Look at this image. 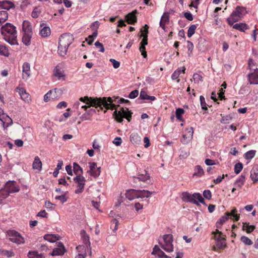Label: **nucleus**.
Segmentation results:
<instances>
[{
	"mask_svg": "<svg viewBox=\"0 0 258 258\" xmlns=\"http://www.w3.org/2000/svg\"><path fill=\"white\" fill-rule=\"evenodd\" d=\"M80 100L86 102L87 104H90L95 108L99 107L100 109H102V107H104L106 110L111 109L115 110L114 111L113 115L115 119L118 122H121L123 118H126L128 122L132 119V115L133 113L131 111L128 110V108H123L121 107L119 110L116 109V105L112 103L113 100L110 97H108L107 100L106 98H92L85 96L84 97H80Z\"/></svg>",
	"mask_w": 258,
	"mask_h": 258,
	"instance_id": "f257e3e1",
	"label": "nucleus"
},
{
	"mask_svg": "<svg viewBox=\"0 0 258 258\" xmlns=\"http://www.w3.org/2000/svg\"><path fill=\"white\" fill-rule=\"evenodd\" d=\"M1 32L4 39L11 45H18L16 27L10 23H7L1 27Z\"/></svg>",
	"mask_w": 258,
	"mask_h": 258,
	"instance_id": "f03ea898",
	"label": "nucleus"
},
{
	"mask_svg": "<svg viewBox=\"0 0 258 258\" xmlns=\"http://www.w3.org/2000/svg\"><path fill=\"white\" fill-rule=\"evenodd\" d=\"M73 36L70 33L61 35L59 39L58 53L60 56H64L67 54L69 46L73 43Z\"/></svg>",
	"mask_w": 258,
	"mask_h": 258,
	"instance_id": "7ed1b4c3",
	"label": "nucleus"
},
{
	"mask_svg": "<svg viewBox=\"0 0 258 258\" xmlns=\"http://www.w3.org/2000/svg\"><path fill=\"white\" fill-rule=\"evenodd\" d=\"M181 196L182 200L185 202L193 203L198 206L200 205L198 201L203 204H206L204 198L200 193L196 192L191 195L188 192H183Z\"/></svg>",
	"mask_w": 258,
	"mask_h": 258,
	"instance_id": "20e7f679",
	"label": "nucleus"
},
{
	"mask_svg": "<svg viewBox=\"0 0 258 258\" xmlns=\"http://www.w3.org/2000/svg\"><path fill=\"white\" fill-rule=\"evenodd\" d=\"M246 13L245 8L240 6L237 7L235 10L230 15V17L227 19L228 23L230 25H232L234 22L240 20Z\"/></svg>",
	"mask_w": 258,
	"mask_h": 258,
	"instance_id": "39448f33",
	"label": "nucleus"
},
{
	"mask_svg": "<svg viewBox=\"0 0 258 258\" xmlns=\"http://www.w3.org/2000/svg\"><path fill=\"white\" fill-rule=\"evenodd\" d=\"M20 188L18 185H16V182L14 181H9L7 182L5 185V189L0 190V196L3 192H5V195L3 197L6 198L9 196L10 193H14L18 192Z\"/></svg>",
	"mask_w": 258,
	"mask_h": 258,
	"instance_id": "423d86ee",
	"label": "nucleus"
},
{
	"mask_svg": "<svg viewBox=\"0 0 258 258\" xmlns=\"http://www.w3.org/2000/svg\"><path fill=\"white\" fill-rule=\"evenodd\" d=\"M7 236L9 239L12 242L17 244H23L25 242L24 238L17 231L13 230H9L7 232Z\"/></svg>",
	"mask_w": 258,
	"mask_h": 258,
	"instance_id": "0eeeda50",
	"label": "nucleus"
},
{
	"mask_svg": "<svg viewBox=\"0 0 258 258\" xmlns=\"http://www.w3.org/2000/svg\"><path fill=\"white\" fill-rule=\"evenodd\" d=\"M164 243L162 244L161 247L165 251L171 252L173 250V236L171 234H165L163 236Z\"/></svg>",
	"mask_w": 258,
	"mask_h": 258,
	"instance_id": "6e6552de",
	"label": "nucleus"
},
{
	"mask_svg": "<svg viewBox=\"0 0 258 258\" xmlns=\"http://www.w3.org/2000/svg\"><path fill=\"white\" fill-rule=\"evenodd\" d=\"M74 181L77 184V188L75 190L76 194H79L83 191L85 182V178L83 176H76L74 178Z\"/></svg>",
	"mask_w": 258,
	"mask_h": 258,
	"instance_id": "1a4fd4ad",
	"label": "nucleus"
},
{
	"mask_svg": "<svg viewBox=\"0 0 258 258\" xmlns=\"http://www.w3.org/2000/svg\"><path fill=\"white\" fill-rule=\"evenodd\" d=\"M89 170L87 172L94 178L98 177L101 173V167H97V163L95 162H89Z\"/></svg>",
	"mask_w": 258,
	"mask_h": 258,
	"instance_id": "9d476101",
	"label": "nucleus"
},
{
	"mask_svg": "<svg viewBox=\"0 0 258 258\" xmlns=\"http://www.w3.org/2000/svg\"><path fill=\"white\" fill-rule=\"evenodd\" d=\"M66 252L64 245L61 242H58L56 247L54 248L52 251L49 252V255L51 256H61Z\"/></svg>",
	"mask_w": 258,
	"mask_h": 258,
	"instance_id": "9b49d317",
	"label": "nucleus"
},
{
	"mask_svg": "<svg viewBox=\"0 0 258 258\" xmlns=\"http://www.w3.org/2000/svg\"><path fill=\"white\" fill-rule=\"evenodd\" d=\"M76 248L79 252V256H82V258L92 256L91 249L86 247L85 246L79 245L77 246Z\"/></svg>",
	"mask_w": 258,
	"mask_h": 258,
	"instance_id": "f8f14e48",
	"label": "nucleus"
},
{
	"mask_svg": "<svg viewBox=\"0 0 258 258\" xmlns=\"http://www.w3.org/2000/svg\"><path fill=\"white\" fill-rule=\"evenodd\" d=\"M140 37H143V38L140 43V47L139 48L140 51L142 53V55L144 58L147 56V52L145 51V45L148 44V35L147 34H141Z\"/></svg>",
	"mask_w": 258,
	"mask_h": 258,
	"instance_id": "ddd939ff",
	"label": "nucleus"
},
{
	"mask_svg": "<svg viewBox=\"0 0 258 258\" xmlns=\"http://www.w3.org/2000/svg\"><path fill=\"white\" fill-rule=\"evenodd\" d=\"M250 84H258V69H253V72L247 75Z\"/></svg>",
	"mask_w": 258,
	"mask_h": 258,
	"instance_id": "4468645a",
	"label": "nucleus"
},
{
	"mask_svg": "<svg viewBox=\"0 0 258 258\" xmlns=\"http://www.w3.org/2000/svg\"><path fill=\"white\" fill-rule=\"evenodd\" d=\"M187 133L186 135H183L182 138L181 139V142L183 144H187L192 138L194 130L192 127L187 129Z\"/></svg>",
	"mask_w": 258,
	"mask_h": 258,
	"instance_id": "2eb2a0df",
	"label": "nucleus"
},
{
	"mask_svg": "<svg viewBox=\"0 0 258 258\" xmlns=\"http://www.w3.org/2000/svg\"><path fill=\"white\" fill-rule=\"evenodd\" d=\"M22 78L24 80H27L31 75L30 66L28 62H25L23 65Z\"/></svg>",
	"mask_w": 258,
	"mask_h": 258,
	"instance_id": "dca6fc26",
	"label": "nucleus"
},
{
	"mask_svg": "<svg viewBox=\"0 0 258 258\" xmlns=\"http://www.w3.org/2000/svg\"><path fill=\"white\" fill-rule=\"evenodd\" d=\"M62 94V90L59 89L55 88L53 90H50L47 92V95L46 96L47 98L48 95H51V100H54L59 98Z\"/></svg>",
	"mask_w": 258,
	"mask_h": 258,
	"instance_id": "f3484780",
	"label": "nucleus"
},
{
	"mask_svg": "<svg viewBox=\"0 0 258 258\" xmlns=\"http://www.w3.org/2000/svg\"><path fill=\"white\" fill-rule=\"evenodd\" d=\"M137 13V11L135 10L126 16V21L128 24L134 25L137 22V18L136 14Z\"/></svg>",
	"mask_w": 258,
	"mask_h": 258,
	"instance_id": "a211bd4d",
	"label": "nucleus"
},
{
	"mask_svg": "<svg viewBox=\"0 0 258 258\" xmlns=\"http://www.w3.org/2000/svg\"><path fill=\"white\" fill-rule=\"evenodd\" d=\"M152 254L155 255L156 256H157L159 258H171L170 256L166 255L165 253L162 250H161L157 245H155L154 246Z\"/></svg>",
	"mask_w": 258,
	"mask_h": 258,
	"instance_id": "6ab92c4d",
	"label": "nucleus"
},
{
	"mask_svg": "<svg viewBox=\"0 0 258 258\" xmlns=\"http://www.w3.org/2000/svg\"><path fill=\"white\" fill-rule=\"evenodd\" d=\"M80 99V98H79V99ZM79 101L80 102H81L82 103L80 102L79 101H77L76 102H75L73 106V107L74 108L79 110V108H81V109H84L85 110H87V109L89 108L90 107V106H93L92 105L89 104H87L86 102L81 101L80 100H79Z\"/></svg>",
	"mask_w": 258,
	"mask_h": 258,
	"instance_id": "aec40b11",
	"label": "nucleus"
},
{
	"mask_svg": "<svg viewBox=\"0 0 258 258\" xmlns=\"http://www.w3.org/2000/svg\"><path fill=\"white\" fill-rule=\"evenodd\" d=\"M17 89H19V93L21 96V97L22 100H23L25 102H29L30 101V97L29 94L26 92L25 89L24 88H17Z\"/></svg>",
	"mask_w": 258,
	"mask_h": 258,
	"instance_id": "412c9836",
	"label": "nucleus"
},
{
	"mask_svg": "<svg viewBox=\"0 0 258 258\" xmlns=\"http://www.w3.org/2000/svg\"><path fill=\"white\" fill-rule=\"evenodd\" d=\"M15 5L11 2L4 1L0 2V9L9 10L12 8H14Z\"/></svg>",
	"mask_w": 258,
	"mask_h": 258,
	"instance_id": "4be33fe9",
	"label": "nucleus"
},
{
	"mask_svg": "<svg viewBox=\"0 0 258 258\" xmlns=\"http://www.w3.org/2000/svg\"><path fill=\"white\" fill-rule=\"evenodd\" d=\"M154 192H152L147 190H137L138 199L148 198L151 196Z\"/></svg>",
	"mask_w": 258,
	"mask_h": 258,
	"instance_id": "5701e85b",
	"label": "nucleus"
},
{
	"mask_svg": "<svg viewBox=\"0 0 258 258\" xmlns=\"http://www.w3.org/2000/svg\"><path fill=\"white\" fill-rule=\"evenodd\" d=\"M125 197L130 201L138 199L137 190L134 189L127 190L125 193Z\"/></svg>",
	"mask_w": 258,
	"mask_h": 258,
	"instance_id": "b1692460",
	"label": "nucleus"
},
{
	"mask_svg": "<svg viewBox=\"0 0 258 258\" xmlns=\"http://www.w3.org/2000/svg\"><path fill=\"white\" fill-rule=\"evenodd\" d=\"M250 178L254 183L258 180V165L254 166L250 171Z\"/></svg>",
	"mask_w": 258,
	"mask_h": 258,
	"instance_id": "393cba45",
	"label": "nucleus"
},
{
	"mask_svg": "<svg viewBox=\"0 0 258 258\" xmlns=\"http://www.w3.org/2000/svg\"><path fill=\"white\" fill-rule=\"evenodd\" d=\"M22 30L24 33H33L31 23L28 21H24L22 24Z\"/></svg>",
	"mask_w": 258,
	"mask_h": 258,
	"instance_id": "a878e982",
	"label": "nucleus"
},
{
	"mask_svg": "<svg viewBox=\"0 0 258 258\" xmlns=\"http://www.w3.org/2000/svg\"><path fill=\"white\" fill-rule=\"evenodd\" d=\"M42 164L40 158L39 157L36 156L32 164L33 168L35 170H38L40 171L42 169Z\"/></svg>",
	"mask_w": 258,
	"mask_h": 258,
	"instance_id": "bb28decb",
	"label": "nucleus"
},
{
	"mask_svg": "<svg viewBox=\"0 0 258 258\" xmlns=\"http://www.w3.org/2000/svg\"><path fill=\"white\" fill-rule=\"evenodd\" d=\"M130 141L133 144L139 145L141 142V138L137 133H134L130 136Z\"/></svg>",
	"mask_w": 258,
	"mask_h": 258,
	"instance_id": "cd10ccee",
	"label": "nucleus"
},
{
	"mask_svg": "<svg viewBox=\"0 0 258 258\" xmlns=\"http://www.w3.org/2000/svg\"><path fill=\"white\" fill-rule=\"evenodd\" d=\"M32 36V33H24V35L22 37V42L24 45L28 46L30 44Z\"/></svg>",
	"mask_w": 258,
	"mask_h": 258,
	"instance_id": "c85d7f7f",
	"label": "nucleus"
},
{
	"mask_svg": "<svg viewBox=\"0 0 258 258\" xmlns=\"http://www.w3.org/2000/svg\"><path fill=\"white\" fill-rule=\"evenodd\" d=\"M73 171L77 176H82L83 173V169L76 162L73 163Z\"/></svg>",
	"mask_w": 258,
	"mask_h": 258,
	"instance_id": "c756f323",
	"label": "nucleus"
},
{
	"mask_svg": "<svg viewBox=\"0 0 258 258\" xmlns=\"http://www.w3.org/2000/svg\"><path fill=\"white\" fill-rule=\"evenodd\" d=\"M233 28L242 32H244L245 30L248 29L247 25L245 23H236L234 24L233 26Z\"/></svg>",
	"mask_w": 258,
	"mask_h": 258,
	"instance_id": "7c9ffc66",
	"label": "nucleus"
},
{
	"mask_svg": "<svg viewBox=\"0 0 258 258\" xmlns=\"http://www.w3.org/2000/svg\"><path fill=\"white\" fill-rule=\"evenodd\" d=\"M59 236L57 235L46 234L44 236V239L50 242H54L58 240Z\"/></svg>",
	"mask_w": 258,
	"mask_h": 258,
	"instance_id": "2f4dec72",
	"label": "nucleus"
},
{
	"mask_svg": "<svg viewBox=\"0 0 258 258\" xmlns=\"http://www.w3.org/2000/svg\"><path fill=\"white\" fill-rule=\"evenodd\" d=\"M50 33V29L47 26H44L40 31V34L43 37H47L49 36Z\"/></svg>",
	"mask_w": 258,
	"mask_h": 258,
	"instance_id": "473e14b6",
	"label": "nucleus"
},
{
	"mask_svg": "<svg viewBox=\"0 0 258 258\" xmlns=\"http://www.w3.org/2000/svg\"><path fill=\"white\" fill-rule=\"evenodd\" d=\"M144 172L145 173L139 174L137 178L140 181L146 182L150 180V176L146 171H145Z\"/></svg>",
	"mask_w": 258,
	"mask_h": 258,
	"instance_id": "72a5a7b5",
	"label": "nucleus"
},
{
	"mask_svg": "<svg viewBox=\"0 0 258 258\" xmlns=\"http://www.w3.org/2000/svg\"><path fill=\"white\" fill-rule=\"evenodd\" d=\"M8 19V13L7 11H0V26Z\"/></svg>",
	"mask_w": 258,
	"mask_h": 258,
	"instance_id": "f704fd0d",
	"label": "nucleus"
},
{
	"mask_svg": "<svg viewBox=\"0 0 258 258\" xmlns=\"http://www.w3.org/2000/svg\"><path fill=\"white\" fill-rule=\"evenodd\" d=\"M140 98L142 100L148 99L151 100H155L156 99L155 97L148 95L147 92L143 90L141 91Z\"/></svg>",
	"mask_w": 258,
	"mask_h": 258,
	"instance_id": "c9c22d12",
	"label": "nucleus"
},
{
	"mask_svg": "<svg viewBox=\"0 0 258 258\" xmlns=\"http://www.w3.org/2000/svg\"><path fill=\"white\" fill-rule=\"evenodd\" d=\"M254 225H249V223L244 222L243 223V230H245L247 233H251L255 229Z\"/></svg>",
	"mask_w": 258,
	"mask_h": 258,
	"instance_id": "e433bc0d",
	"label": "nucleus"
},
{
	"mask_svg": "<svg viewBox=\"0 0 258 258\" xmlns=\"http://www.w3.org/2000/svg\"><path fill=\"white\" fill-rule=\"evenodd\" d=\"M194 170L195 172L193 174L194 176H201L204 173V170L200 165L196 166Z\"/></svg>",
	"mask_w": 258,
	"mask_h": 258,
	"instance_id": "4c0bfd02",
	"label": "nucleus"
},
{
	"mask_svg": "<svg viewBox=\"0 0 258 258\" xmlns=\"http://www.w3.org/2000/svg\"><path fill=\"white\" fill-rule=\"evenodd\" d=\"M237 210L235 208L233 209L231 212H227L225 214L228 216V218L230 217H233L234 218V220L237 221L239 220L240 215H237L236 214Z\"/></svg>",
	"mask_w": 258,
	"mask_h": 258,
	"instance_id": "58836bf2",
	"label": "nucleus"
},
{
	"mask_svg": "<svg viewBox=\"0 0 258 258\" xmlns=\"http://www.w3.org/2000/svg\"><path fill=\"white\" fill-rule=\"evenodd\" d=\"M86 112L83 114L80 117V118L81 121H85V120H91L92 114L90 112V111H88V109L85 110Z\"/></svg>",
	"mask_w": 258,
	"mask_h": 258,
	"instance_id": "ea45409f",
	"label": "nucleus"
},
{
	"mask_svg": "<svg viewBox=\"0 0 258 258\" xmlns=\"http://www.w3.org/2000/svg\"><path fill=\"white\" fill-rule=\"evenodd\" d=\"M185 71V68L183 67L182 69L181 70L178 69L174 71V72L172 74L171 76V78L172 80H176L179 77V75L181 73L184 74Z\"/></svg>",
	"mask_w": 258,
	"mask_h": 258,
	"instance_id": "a19ab883",
	"label": "nucleus"
},
{
	"mask_svg": "<svg viewBox=\"0 0 258 258\" xmlns=\"http://www.w3.org/2000/svg\"><path fill=\"white\" fill-rule=\"evenodd\" d=\"M0 54L7 57L9 56L8 48L5 45L0 44Z\"/></svg>",
	"mask_w": 258,
	"mask_h": 258,
	"instance_id": "79ce46f5",
	"label": "nucleus"
},
{
	"mask_svg": "<svg viewBox=\"0 0 258 258\" xmlns=\"http://www.w3.org/2000/svg\"><path fill=\"white\" fill-rule=\"evenodd\" d=\"M245 178V175H244L243 174H241L240 176L236 180L234 183V185L236 186L241 187L244 182Z\"/></svg>",
	"mask_w": 258,
	"mask_h": 258,
	"instance_id": "37998d69",
	"label": "nucleus"
},
{
	"mask_svg": "<svg viewBox=\"0 0 258 258\" xmlns=\"http://www.w3.org/2000/svg\"><path fill=\"white\" fill-rule=\"evenodd\" d=\"M119 224L118 221L116 219H113L111 220V224L110 228L112 229L114 232H115L118 229V225Z\"/></svg>",
	"mask_w": 258,
	"mask_h": 258,
	"instance_id": "c03bdc74",
	"label": "nucleus"
},
{
	"mask_svg": "<svg viewBox=\"0 0 258 258\" xmlns=\"http://www.w3.org/2000/svg\"><path fill=\"white\" fill-rule=\"evenodd\" d=\"M184 113V110L182 108H178L176 110V117L179 121H182L181 117L182 114Z\"/></svg>",
	"mask_w": 258,
	"mask_h": 258,
	"instance_id": "a18cd8bd",
	"label": "nucleus"
},
{
	"mask_svg": "<svg viewBox=\"0 0 258 258\" xmlns=\"http://www.w3.org/2000/svg\"><path fill=\"white\" fill-rule=\"evenodd\" d=\"M256 151L254 150H250L244 154V157L247 160L251 159L255 155Z\"/></svg>",
	"mask_w": 258,
	"mask_h": 258,
	"instance_id": "49530a36",
	"label": "nucleus"
},
{
	"mask_svg": "<svg viewBox=\"0 0 258 258\" xmlns=\"http://www.w3.org/2000/svg\"><path fill=\"white\" fill-rule=\"evenodd\" d=\"M197 28L196 25H191L188 29L187 31V36L188 37H191L195 33V30Z\"/></svg>",
	"mask_w": 258,
	"mask_h": 258,
	"instance_id": "de8ad7c7",
	"label": "nucleus"
},
{
	"mask_svg": "<svg viewBox=\"0 0 258 258\" xmlns=\"http://www.w3.org/2000/svg\"><path fill=\"white\" fill-rule=\"evenodd\" d=\"M54 75V76L57 77L58 80H61L62 79V80H64L65 75L62 72L59 70H56L55 71Z\"/></svg>",
	"mask_w": 258,
	"mask_h": 258,
	"instance_id": "09e8293b",
	"label": "nucleus"
},
{
	"mask_svg": "<svg viewBox=\"0 0 258 258\" xmlns=\"http://www.w3.org/2000/svg\"><path fill=\"white\" fill-rule=\"evenodd\" d=\"M192 78L196 83L199 84L203 81V77L198 73L193 75Z\"/></svg>",
	"mask_w": 258,
	"mask_h": 258,
	"instance_id": "8fccbe9b",
	"label": "nucleus"
},
{
	"mask_svg": "<svg viewBox=\"0 0 258 258\" xmlns=\"http://www.w3.org/2000/svg\"><path fill=\"white\" fill-rule=\"evenodd\" d=\"M243 168V165L241 162L236 163L234 166V172L236 174L239 173Z\"/></svg>",
	"mask_w": 258,
	"mask_h": 258,
	"instance_id": "3c124183",
	"label": "nucleus"
},
{
	"mask_svg": "<svg viewBox=\"0 0 258 258\" xmlns=\"http://www.w3.org/2000/svg\"><path fill=\"white\" fill-rule=\"evenodd\" d=\"M240 240L245 245H250L252 244V241L246 236H241Z\"/></svg>",
	"mask_w": 258,
	"mask_h": 258,
	"instance_id": "603ef678",
	"label": "nucleus"
},
{
	"mask_svg": "<svg viewBox=\"0 0 258 258\" xmlns=\"http://www.w3.org/2000/svg\"><path fill=\"white\" fill-rule=\"evenodd\" d=\"M2 255L8 257H12L14 256V252L11 250H2L0 251Z\"/></svg>",
	"mask_w": 258,
	"mask_h": 258,
	"instance_id": "864d4df0",
	"label": "nucleus"
},
{
	"mask_svg": "<svg viewBox=\"0 0 258 258\" xmlns=\"http://www.w3.org/2000/svg\"><path fill=\"white\" fill-rule=\"evenodd\" d=\"M216 247L220 249L223 248L226 246L225 239L216 241Z\"/></svg>",
	"mask_w": 258,
	"mask_h": 258,
	"instance_id": "5fc2aeb1",
	"label": "nucleus"
},
{
	"mask_svg": "<svg viewBox=\"0 0 258 258\" xmlns=\"http://www.w3.org/2000/svg\"><path fill=\"white\" fill-rule=\"evenodd\" d=\"M189 154V153L187 150L182 149L181 151L180 154L179 155V157L180 159H185L188 157Z\"/></svg>",
	"mask_w": 258,
	"mask_h": 258,
	"instance_id": "6e6d98bb",
	"label": "nucleus"
},
{
	"mask_svg": "<svg viewBox=\"0 0 258 258\" xmlns=\"http://www.w3.org/2000/svg\"><path fill=\"white\" fill-rule=\"evenodd\" d=\"M228 219V217L226 214L225 216H222L217 222V227H219V225H222Z\"/></svg>",
	"mask_w": 258,
	"mask_h": 258,
	"instance_id": "4d7b16f0",
	"label": "nucleus"
},
{
	"mask_svg": "<svg viewBox=\"0 0 258 258\" xmlns=\"http://www.w3.org/2000/svg\"><path fill=\"white\" fill-rule=\"evenodd\" d=\"M200 99L202 108L204 110H207V107L206 106V103L205 102V98L203 96H201L200 97Z\"/></svg>",
	"mask_w": 258,
	"mask_h": 258,
	"instance_id": "13d9d810",
	"label": "nucleus"
},
{
	"mask_svg": "<svg viewBox=\"0 0 258 258\" xmlns=\"http://www.w3.org/2000/svg\"><path fill=\"white\" fill-rule=\"evenodd\" d=\"M139 95V91L138 90H135L133 91H132L129 95H128V98H130V99H134L136 97H137Z\"/></svg>",
	"mask_w": 258,
	"mask_h": 258,
	"instance_id": "bf43d9fd",
	"label": "nucleus"
},
{
	"mask_svg": "<svg viewBox=\"0 0 258 258\" xmlns=\"http://www.w3.org/2000/svg\"><path fill=\"white\" fill-rule=\"evenodd\" d=\"M203 196L208 200H210L212 198V194L210 190H205L203 192Z\"/></svg>",
	"mask_w": 258,
	"mask_h": 258,
	"instance_id": "052dcab7",
	"label": "nucleus"
},
{
	"mask_svg": "<svg viewBox=\"0 0 258 258\" xmlns=\"http://www.w3.org/2000/svg\"><path fill=\"white\" fill-rule=\"evenodd\" d=\"M55 199L60 200L62 204L65 203L67 201V198L64 195L61 196H56L55 197Z\"/></svg>",
	"mask_w": 258,
	"mask_h": 258,
	"instance_id": "680f3d73",
	"label": "nucleus"
},
{
	"mask_svg": "<svg viewBox=\"0 0 258 258\" xmlns=\"http://www.w3.org/2000/svg\"><path fill=\"white\" fill-rule=\"evenodd\" d=\"M100 25V23L98 21L93 22L91 25V28L93 31L97 30Z\"/></svg>",
	"mask_w": 258,
	"mask_h": 258,
	"instance_id": "e2e57ef3",
	"label": "nucleus"
},
{
	"mask_svg": "<svg viewBox=\"0 0 258 258\" xmlns=\"http://www.w3.org/2000/svg\"><path fill=\"white\" fill-rule=\"evenodd\" d=\"M95 45L96 46V47H98L100 48V50H99L100 52H104L105 49H104L103 44L99 42V41H96L95 43Z\"/></svg>",
	"mask_w": 258,
	"mask_h": 258,
	"instance_id": "0e129e2a",
	"label": "nucleus"
},
{
	"mask_svg": "<svg viewBox=\"0 0 258 258\" xmlns=\"http://www.w3.org/2000/svg\"><path fill=\"white\" fill-rule=\"evenodd\" d=\"M110 61H111L112 63L113 68L114 69H117L120 66V62L114 59L111 58L110 59Z\"/></svg>",
	"mask_w": 258,
	"mask_h": 258,
	"instance_id": "69168bd1",
	"label": "nucleus"
},
{
	"mask_svg": "<svg viewBox=\"0 0 258 258\" xmlns=\"http://www.w3.org/2000/svg\"><path fill=\"white\" fill-rule=\"evenodd\" d=\"M39 14H40V13L38 11L37 8H35L32 12L31 16L33 18H37L38 17Z\"/></svg>",
	"mask_w": 258,
	"mask_h": 258,
	"instance_id": "338daca9",
	"label": "nucleus"
},
{
	"mask_svg": "<svg viewBox=\"0 0 258 258\" xmlns=\"http://www.w3.org/2000/svg\"><path fill=\"white\" fill-rule=\"evenodd\" d=\"M113 143L116 146H119L121 145V144L122 143V140L120 137H116L114 139Z\"/></svg>",
	"mask_w": 258,
	"mask_h": 258,
	"instance_id": "774afa93",
	"label": "nucleus"
}]
</instances>
